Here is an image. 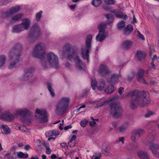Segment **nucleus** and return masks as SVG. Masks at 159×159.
Segmentation results:
<instances>
[{"label":"nucleus","instance_id":"obj_52","mask_svg":"<svg viewBox=\"0 0 159 159\" xmlns=\"http://www.w3.org/2000/svg\"><path fill=\"white\" fill-rule=\"evenodd\" d=\"M53 136L58 135L59 134V132L57 130H52Z\"/></svg>","mask_w":159,"mask_h":159},{"label":"nucleus","instance_id":"obj_22","mask_svg":"<svg viewBox=\"0 0 159 159\" xmlns=\"http://www.w3.org/2000/svg\"><path fill=\"white\" fill-rule=\"evenodd\" d=\"M118 18L126 20L128 19L127 16L125 14H123L122 12L118 10H114L111 11Z\"/></svg>","mask_w":159,"mask_h":159},{"label":"nucleus","instance_id":"obj_31","mask_svg":"<svg viewBox=\"0 0 159 159\" xmlns=\"http://www.w3.org/2000/svg\"><path fill=\"white\" fill-rule=\"evenodd\" d=\"M146 54L141 51H138L137 52V56L139 61L143 60L145 57Z\"/></svg>","mask_w":159,"mask_h":159},{"label":"nucleus","instance_id":"obj_44","mask_svg":"<svg viewBox=\"0 0 159 159\" xmlns=\"http://www.w3.org/2000/svg\"><path fill=\"white\" fill-rule=\"evenodd\" d=\"M104 2L107 5H114L115 3L114 0H105Z\"/></svg>","mask_w":159,"mask_h":159},{"label":"nucleus","instance_id":"obj_41","mask_svg":"<svg viewBox=\"0 0 159 159\" xmlns=\"http://www.w3.org/2000/svg\"><path fill=\"white\" fill-rule=\"evenodd\" d=\"M101 157V152L98 151H97L95 153L91 159H100Z\"/></svg>","mask_w":159,"mask_h":159},{"label":"nucleus","instance_id":"obj_59","mask_svg":"<svg viewBox=\"0 0 159 159\" xmlns=\"http://www.w3.org/2000/svg\"><path fill=\"white\" fill-rule=\"evenodd\" d=\"M75 152V151H71L69 152V155L71 158H72L73 157V155L74 154Z\"/></svg>","mask_w":159,"mask_h":159},{"label":"nucleus","instance_id":"obj_55","mask_svg":"<svg viewBox=\"0 0 159 159\" xmlns=\"http://www.w3.org/2000/svg\"><path fill=\"white\" fill-rule=\"evenodd\" d=\"M68 6L70 9L74 10L76 7V4H74L73 5H69Z\"/></svg>","mask_w":159,"mask_h":159},{"label":"nucleus","instance_id":"obj_23","mask_svg":"<svg viewBox=\"0 0 159 159\" xmlns=\"http://www.w3.org/2000/svg\"><path fill=\"white\" fill-rule=\"evenodd\" d=\"M144 73V70H143L141 69L139 70L137 74L138 80L139 82L145 84L147 83L146 81L144 79L142 78Z\"/></svg>","mask_w":159,"mask_h":159},{"label":"nucleus","instance_id":"obj_3","mask_svg":"<svg viewBox=\"0 0 159 159\" xmlns=\"http://www.w3.org/2000/svg\"><path fill=\"white\" fill-rule=\"evenodd\" d=\"M22 46L20 43H16L10 50L8 56L9 69L19 67L20 66V57L21 56Z\"/></svg>","mask_w":159,"mask_h":159},{"label":"nucleus","instance_id":"obj_36","mask_svg":"<svg viewBox=\"0 0 159 159\" xmlns=\"http://www.w3.org/2000/svg\"><path fill=\"white\" fill-rule=\"evenodd\" d=\"M4 133L6 134H7L10 132L9 128L6 125H2L1 127Z\"/></svg>","mask_w":159,"mask_h":159},{"label":"nucleus","instance_id":"obj_40","mask_svg":"<svg viewBox=\"0 0 159 159\" xmlns=\"http://www.w3.org/2000/svg\"><path fill=\"white\" fill-rule=\"evenodd\" d=\"M17 156L18 157L21 158H26L28 157V155L27 153H24L21 152H19L18 153Z\"/></svg>","mask_w":159,"mask_h":159},{"label":"nucleus","instance_id":"obj_54","mask_svg":"<svg viewBox=\"0 0 159 159\" xmlns=\"http://www.w3.org/2000/svg\"><path fill=\"white\" fill-rule=\"evenodd\" d=\"M137 136L136 135L134 134V132L133 131V135L131 137V139L133 141H134L136 139V137Z\"/></svg>","mask_w":159,"mask_h":159},{"label":"nucleus","instance_id":"obj_30","mask_svg":"<svg viewBox=\"0 0 159 159\" xmlns=\"http://www.w3.org/2000/svg\"><path fill=\"white\" fill-rule=\"evenodd\" d=\"M7 56L5 55H0V68L3 66L6 61Z\"/></svg>","mask_w":159,"mask_h":159},{"label":"nucleus","instance_id":"obj_26","mask_svg":"<svg viewBox=\"0 0 159 159\" xmlns=\"http://www.w3.org/2000/svg\"><path fill=\"white\" fill-rule=\"evenodd\" d=\"M133 44L132 41L130 40H126L123 43L122 47L125 49H128L132 47Z\"/></svg>","mask_w":159,"mask_h":159},{"label":"nucleus","instance_id":"obj_33","mask_svg":"<svg viewBox=\"0 0 159 159\" xmlns=\"http://www.w3.org/2000/svg\"><path fill=\"white\" fill-rule=\"evenodd\" d=\"M134 134L137 135L138 137H140L145 132V130L143 129H135L134 131Z\"/></svg>","mask_w":159,"mask_h":159},{"label":"nucleus","instance_id":"obj_47","mask_svg":"<svg viewBox=\"0 0 159 159\" xmlns=\"http://www.w3.org/2000/svg\"><path fill=\"white\" fill-rule=\"evenodd\" d=\"M45 147L46 149V153L48 154H49L51 152V150L50 148L49 145H46Z\"/></svg>","mask_w":159,"mask_h":159},{"label":"nucleus","instance_id":"obj_50","mask_svg":"<svg viewBox=\"0 0 159 159\" xmlns=\"http://www.w3.org/2000/svg\"><path fill=\"white\" fill-rule=\"evenodd\" d=\"M102 152L106 156H110L111 155V153L106 150H103Z\"/></svg>","mask_w":159,"mask_h":159},{"label":"nucleus","instance_id":"obj_20","mask_svg":"<svg viewBox=\"0 0 159 159\" xmlns=\"http://www.w3.org/2000/svg\"><path fill=\"white\" fill-rule=\"evenodd\" d=\"M75 66L76 68L79 70L83 69L84 65L82 60L80 59L79 56L75 55ZM74 58H73V60Z\"/></svg>","mask_w":159,"mask_h":159},{"label":"nucleus","instance_id":"obj_7","mask_svg":"<svg viewBox=\"0 0 159 159\" xmlns=\"http://www.w3.org/2000/svg\"><path fill=\"white\" fill-rule=\"evenodd\" d=\"M107 25V22H105L101 23L98 26L99 31L96 37L97 41L102 42L108 36V33L105 31Z\"/></svg>","mask_w":159,"mask_h":159},{"label":"nucleus","instance_id":"obj_63","mask_svg":"<svg viewBox=\"0 0 159 159\" xmlns=\"http://www.w3.org/2000/svg\"><path fill=\"white\" fill-rule=\"evenodd\" d=\"M17 153H16L15 152H14L12 154V156H11L12 158V159L14 158H16V156Z\"/></svg>","mask_w":159,"mask_h":159},{"label":"nucleus","instance_id":"obj_10","mask_svg":"<svg viewBox=\"0 0 159 159\" xmlns=\"http://www.w3.org/2000/svg\"><path fill=\"white\" fill-rule=\"evenodd\" d=\"M35 117L41 122L45 123L47 122L48 120L47 114L45 110L36 108L35 110Z\"/></svg>","mask_w":159,"mask_h":159},{"label":"nucleus","instance_id":"obj_48","mask_svg":"<svg viewBox=\"0 0 159 159\" xmlns=\"http://www.w3.org/2000/svg\"><path fill=\"white\" fill-rule=\"evenodd\" d=\"M137 33L138 34V37L139 38L143 41L145 40L144 36L143 34L140 33L139 30L137 31Z\"/></svg>","mask_w":159,"mask_h":159},{"label":"nucleus","instance_id":"obj_13","mask_svg":"<svg viewBox=\"0 0 159 159\" xmlns=\"http://www.w3.org/2000/svg\"><path fill=\"white\" fill-rule=\"evenodd\" d=\"M34 69L33 67H30L25 70L24 75L22 78V80L26 81L29 85L34 82V81L30 82V78L33 75V72L34 71Z\"/></svg>","mask_w":159,"mask_h":159},{"label":"nucleus","instance_id":"obj_14","mask_svg":"<svg viewBox=\"0 0 159 159\" xmlns=\"http://www.w3.org/2000/svg\"><path fill=\"white\" fill-rule=\"evenodd\" d=\"M105 81L102 79L99 80L97 82L95 80H92L91 86L93 90L96 89V87L99 90H103L105 86Z\"/></svg>","mask_w":159,"mask_h":159},{"label":"nucleus","instance_id":"obj_53","mask_svg":"<svg viewBox=\"0 0 159 159\" xmlns=\"http://www.w3.org/2000/svg\"><path fill=\"white\" fill-rule=\"evenodd\" d=\"M124 137H120L119 138V140L117 141V142L118 143L120 142H121L122 144H124Z\"/></svg>","mask_w":159,"mask_h":159},{"label":"nucleus","instance_id":"obj_62","mask_svg":"<svg viewBox=\"0 0 159 159\" xmlns=\"http://www.w3.org/2000/svg\"><path fill=\"white\" fill-rule=\"evenodd\" d=\"M72 128V126L70 125H69L65 126L64 128V129L65 130H67V129H71Z\"/></svg>","mask_w":159,"mask_h":159},{"label":"nucleus","instance_id":"obj_17","mask_svg":"<svg viewBox=\"0 0 159 159\" xmlns=\"http://www.w3.org/2000/svg\"><path fill=\"white\" fill-rule=\"evenodd\" d=\"M31 31L33 33L32 37L35 39L38 38L40 34V30L38 24H35L31 29Z\"/></svg>","mask_w":159,"mask_h":159},{"label":"nucleus","instance_id":"obj_28","mask_svg":"<svg viewBox=\"0 0 159 159\" xmlns=\"http://www.w3.org/2000/svg\"><path fill=\"white\" fill-rule=\"evenodd\" d=\"M133 30V28L132 25H128L125 28L124 34L125 35H129L132 32Z\"/></svg>","mask_w":159,"mask_h":159},{"label":"nucleus","instance_id":"obj_46","mask_svg":"<svg viewBox=\"0 0 159 159\" xmlns=\"http://www.w3.org/2000/svg\"><path fill=\"white\" fill-rule=\"evenodd\" d=\"M88 122V121L86 120H82L80 123V125L82 127H85L86 126Z\"/></svg>","mask_w":159,"mask_h":159},{"label":"nucleus","instance_id":"obj_32","mask_svg":"<svg viewBox=\"0 0 159 159\" xmlns=\"http://www.w3.org/2000/svg\"><path fill=\"white\" fill-rule=\"evenodd\" d=\"M52 84L50 83H48L47 84V88L48 90L50 93V95L52 97H54L55 95V93L52 89Z\"/></svg>","mask_w":159,"mask_h":159},{"label":"nucleus","instance_id":"obj_39","mask_svg":"<svg viewBox=\"0 0 159 159\" xmlns=\"http://www.w3.org/2000/svg\"><path fill=\"white\" fill-rule=\"evenodd\" d=\"M106 17L107 19V24H109L113 20V15L112 14H108L106 15Z\"/></svg>","mask_w":159,"mask_h":159},{"label":"nucleus","instance_id":"obj_45","mask_svg":"<svg viewBox=\"0 0 159 159\" xmlns=\"http://www.w3.org/2000/svg\"><path fill=\"white\" fill-rule=\"evenodd\" d=\"M43 13V11H40L39 12H38L36 15V20L39 21L40 20L41 15Z\"/></svg>","mask_w":159,"mask_h":159},{"label":"nucleus","instance_id":"obj_25","mask_svg":"<svg viewBox=\"0 0 159 159\" xmlns=\"http://www.w3.org/2000/svg\"><path fill=\"white\" fill-rule=\"evenodd\" d=\"M137 153L138 157L140 159H150L147 153L143 151H139Z\"/></svg>","mask_w":159,"mask_h":159},{"label":"nucleus","instance_id":"obj_5","mask_svg":"<svg viewBox=\"0 0 159 159\" xmlns=\"http://www.w3.org/2000/svg\"><path fill=\"white\" fill-rule=\"evenodd\" d=\"M70 99L68 97H62L58 101L56 105V112L59 114H63L69 107Z\"/></svg>","mask_w":159,"mask_h":159},{"label":"nucleus","instance_id":"obj_15","mask_svg":"<svg viewBox=\"0 0 159 159\" xmlns=\"http://www.w3.org/2000/svg\"><path fill=\"white\" fill-rule=\"evenodd\" d=\"M16 116L9 112L5 111L0 115V118L2 120L11 121L13 120Z\"/></svg>","mask_w":159,"mask_h":159},{"label":"nucleus","instance_id":"obj_49","mask_svg":"<svg viewBox=\"0 0 159 159\" xmlns=\"http://www.w3.org/2000/svg\"><path fill=\"white\" fill-rule=\"evenodd\" d=\"M19 129L22 132H25L27 130L26 127L24 125H20L19 127Z\"/></svg>","mask_w":159,"mask_h":159},{"label":"nucleus","instance_id":"obj_56","mask_svg":"<svg viewBox=\"0 0 159 159\" xmlns=\"http://www.w3.org/2000/svg\"><path fill=\"white\" fill-rule=\"evenodd\" d=\"M9 2L7 0H4L2 1V2L0 3V6L2 5H6L8 4Z\"/></svg>","mask_w":159,"mask_h":159},{"label":"nucleus","instance_id":"obj_6","mask_svg":"<svg viewBox=\"0 0 159 159\" xmlns=\"http://www.w3.org/2000/svg\"><path fill=\"white\" fill-rule=\"evenodd\" d=\"M92 36L90 34L88 35L86 41V46H82L81 48V53L83 58L87 59L88 62H89V53L91 49V42Z\"/></svg>","mask_w":159,"mask_h":159},{"label":"nucleus","instance_id":"obj_29","mask_svg":"<svg viewBox=\"0 0 159 159\" xmlns=\"http://www.w3.org/2000/svg\"><path fill=\"white\" fill-rule=\"evenodd\" d=\"M23 31L20 25L19 24L13 26L12 31L13 33H19Z\"/></svg>","mask_w":159,"mask_h":159},{"label":"nucleus","instance_id":"obj_34","mask_svg":"<svg viewBox=\"0 0 159 159\" xmlns=\"http://www.w3.org/2000/svg\"><path fill=\"white\" fill-rule=\"evenodd\" d=\"M23 15L22 13H19L14 15L11 17V20L14 21H18L21 18Z\"/></svg>","mask_w":159,"mask_h":159},{"label":"nucleus","instance_id":"obj_61","mask_svg":"<svg viewBox=\"0 0 159 159\" xmlns=\"http://www.w3.org/2000/svg\"><path fill=\"white\" fill-rule=\"evenodd\" d=\"M96 122L94 121H91L89 122L90 125L91 126L93 127L95 126Z\"/></svg>","mask_w":159,"mask_h":159},{"label":"nucleus","instance_id":"obj_1","mask_svg":"<svg viewBox=\"0 0 159 159\" xmlns=\"http://www.w3.org/2000/svg\"><path fill=\"white\" fill-rule=\"evenodd\" d=\"M126 95L134 98H134L131 100L129 104L130 107L132 109H136L138 105L144 107L150 102L149 99L146 97V93L144 91L139 92L138 90L131 91L128 93H126Z\"/></svg>","mask_w":159,"mask_h":159},{"label":"nucleus","instance_id":"obj_37","mask_svg":"<svg viewBox=\"0 0 159 159\" xmlns=\"http://www.w3.org/2000/svg\"><path fill=\"white\" fill-rule=\"evenodd\" d=\"M114 90L113 85L111 84L107 89H105V91L107 94H110Z\"/></svg>","mask_w":159,"mask_h":159},{"label":"nucleus","instance_id":"obj_11","mask_svg":"<svg viewBox=\"0 0 159 159\" xmlns=\"http://www.w3.org/2000/svg\"><path fill=\"white\" fill-rule=\"evenodd\" d=\"M110 113L112 116L118 117L121 115L123 111L121 107L115 103H112L110 105Z\"/></svg>","mask_w":159,"mask_h":159},{"label":"nucleus","instance_id":"obj_21","mask_svg":"<svg viewBox=\"0 0 159 159\" xmlns=\"http://www.w3.org/2000/svg\"><path fill=\"white\" fill-rule=\"evenodd\" d=\"M31 22L30 20L27 19H23L22 22L20 24L23 30H27L30 28Z\"/></svg>","mask_w":159,"mask_h":159},{"label":"nucleus","instance_id":"obj_35","mask_svg":"<svg viewBox=\"0 0 159 159\" xmlns=\"http://www.w3.org/2000/svg\"><path fill=\"white\" fill-rule=\"evenodd\" d=\"M128 125V123L127 122H125L118 128L119 129L120 132H123L127 128Z\"/></svg>","mask_w":159,"mask_h":159},{"label":"nucleus","instance_id":"obj_2","mask_svg":"<svg viewBox=\"0 0 159 159\" xmlns=\"http://www.w3.org/2000/svg\"><path fill=\"white\" fill-rule=\"evenodd\" d=\"M126 95L134 98H134L131 100L129 104L130 107L132 109H136L138 105L144 107L150 102L149 99L146 97V93L144 91L139 92L138 90L131 91L128 93H126Z\"/></svg>","mask_w":159,"mask_h":159},{"label":"nucleus","instance_id":"obj_4","mask_svg":"<svg viewBox=\"0 0 159 159\" xmlns=\"http://www.w3.org/2000/svg\"><path fill=\"white\" fill-rule=\"evenodd\" d=\"M47 61H43L42 66L44 69L48 68V66L53 68H57L59 66L58 57L55 54L52 52H50L47 55Z\"/></svg>","mask_w":159,"mask_h":159},{"label":"nucleus","instance_id":"obj_60","mask_svg":"<svg viewBox=\"0 0 159 159\" xmlns=\"http://www.w3.org/2000/svg\"><path fill=\"white\" fill-rule=\"evenodd\" d=\"M152 114V112L150 111L148 112L147 114H145V116L146 118H148Z\"/></svg>","mask_w":159,"mask_h":159},{"label":"nucleus","instance_id":"obj_43","mask_svg":"<svg viewBox=\"0 0 159 159\" xmlns=\"http://www.w3.org/2000/svg\"><path fill=\"white\" fill-rule=\"evenodd\" d=\"M101 0H93L91 3L92 4L95 6L97 7L99 6L101 3Z\"/></svg>","mask_w":159,"mask_h":159},{"label":"nucleus","instance_id":"obj_42","mask_svg":"<svg viewBox=\"0 0 159 159\" xmlns=\"http://www.w3.org/2000/svg\"><path fill=\"white\" fill-rule=\"evenodd\" d=\"M125 25V22L124 21H122L117 24V28L119 30H121L124 27Z\"/></svg>","mask_w":159,"mask_h":159},{"label":"nucleus","instance_id":"obj_16","mask_svg":"<svg viewBox=\"0 0 159 159\" xmlns=\"http://www.w3.org/2000/svg\"><path fill=\"white\" fill-rule=\"evenodd\" d=\"M13 114L16 116L20 115L25 117L30 115L31 113L28 109L22 108L15 111L13 112Z\"/></svg>","mask_w":159,"mask_h":159},{"label":"nucleus","instance_id":"obj_24","mask_svg":"<svg viewBox=\"0 0 159 159\" xmlns=\"http://www.w3.org/2000/svg\"><path fill=\"white\" fill-rule=\"evenodd\" d=\"M158 63L159 64V57L157 58V55L156 54H154L153 55V57L152 58L151 68L155 70L156 69L155 65H157Z\"/></svg>","mask_w":159,"mask_h":159},{"label":"nucleus","instance_id":"obj_19","mask_svg":"<svg viewBox=\"0 0 159 159\" xmlns=\"http://www.w3.org/2000/svg\"><path fill=\"white\" fill-rule=\"evenodd\" d=\"M99 73L102 76L108 75L111 73L107 66L106 65H101L98 70Z\"/></svg>","mask_w":159,"mask_h":159},{"label":"nucleus","instance_id":"obj_51","mask_svg":"<svg viewBox=\"0 0 159 159\" xmlns=\"http://www.w3.org/2000/svg\"><path fill=\"white\" fill-rule=\"evenodd\" d=\"M45 134L46 136L48 137L53 136L54 134H52V130L46 132Z\"/></svg>","mask_w":159,"mask_h":159},{"label":"nucleus","instance_id":"obj_12","mask_svg":"<svg viewBox=\"0 0 159 159\" xmlns=\"http://www.w3.org/2000/svg\"><path fill=\"white\" fill-rule=\"evenodd\" d=\"M20 9V7L16 6L10 8L2 14V17L3 19H8L13 15L18 12Z\"/></svg>","mask_w":159,"mask_h":159},{"label":"nucleus","instance_id":"obj_8","mask_svg":"<svg viewBox=\"0 0 159 159\" xmlns=\"http://www.w3.org/2000/svg\"><path fill=\"white\" fill-rule=\"evenodd\" d=\"M45 54V46L43 43H40L35 46L32 53L34 57L42 58Z\"/></svg>","mask_w":159,"mask_h":159},{"label":"nucleus","instance_id":"obj_27","mask_svg":"<svg viewBox=\"0 0 159 159\" xmlns=\"http://www.w3.org/2000/svg\"><path fill=\"white\" fill-rule=\"evenodd\" d=\"M120 77V75L114 74L111 75L109 81L111 83L114 84L117 82Z\"/></svg>","mask_w":159,"mask_h":159},{"label":"nucleus","instance_id":"obj_38","mask_svg":"<svg viewBox=\"0 0 159 159\" xmlns=\"http://www.w3.org/2000/svg\"><path fill=\"white\" fill-rule=\"evenodd\" d=\"M109 101V100H107L105 101L104 102L98 103L97 104L95 108H98L99 107H101L103 106H106L108 103Z\"/></svg>","mask_w":159,"mask_h":159},{"label":"nucleus","instance_id":"obj_58","mask_svg":"<svg viewBox=\"0 0 159 159\" xmlns=\"http://www.w3.org/2000/svg\"><path fill=\"white\" fill-rule=\"evenodd\" d=\"M124 90V88L122 87L120 88L118 90V93L120 95L122 94V92H123Z\"/></svg>","mask_w":159,"mask_h":159},{"label":"nucleus","instance_id":"obj_57","mask_svg":"<svg viewBox=\"0 0 159 159\" xmlns=\"http://www.w3.org/2000/svg\"><path fill=\"white\" fill-rule=\"evenodd\" d=\"M11 153L10 152H7L5 155V158H10L11 156Z\"/></svg>","mask_w":159,"mask_h":159},{"label":"nucleus","instance_id":"obj_64","mask_svg":"<svg viewBox=\"0 0 159 159\" xmlns=\"http://www.w3.org/2000/svg\"><path fill=\"white\" fill-rule=\"evenodd\" d=\"M76 136L75 135H74L72 136V137L71 139V140H70V142H71L73 140H75V139H76Z\"/></svg>","mask_w":159,"mask_h":159},{"label":"nucleus","instance_id":"obj_9","mask_svg":"<svg viewBox=\"0 0 159 159\" xmlns=\"http://www.w3.org/2000/svg\"><path fill=\"white\" fill-rule=\"evenodd\" d=\"M63 53L64 55L67 54V58L72 61L73 60L75 55H76L77 52L74 51L71 44L67 43L63 48Z\"/></svg>","mask_w":159,"mask_h":159},{"label":"nucleus","instance_id":"obj_18","mask_svg":"<svg viewBox=\"0 0 159 159\" xmlns=\"http://www.w3.org/2000/svg\"><path fill=\"white\" fill-rule=\"evenodd\" d=\"M149 148L155 157L159 158V144H152L149 146Z\"/></svg>","mask_w":159,"mask_h":159}]
</instances>
